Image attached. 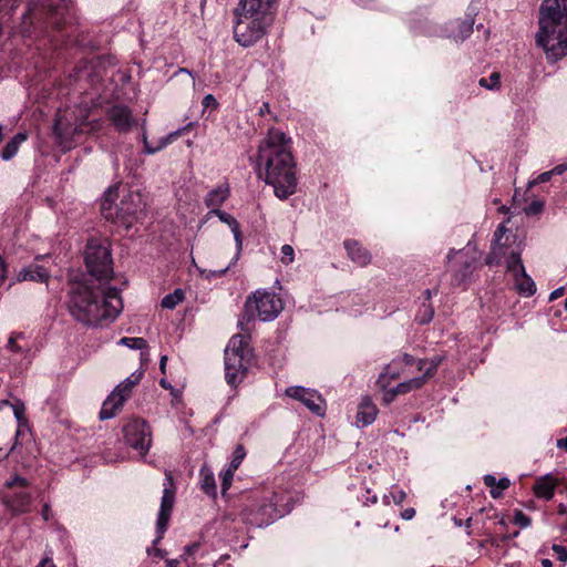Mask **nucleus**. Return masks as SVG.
<instances>
[{
	"label": "nucleus",
	"mask_w": 567,
	"mask_h": 567,
	"mask_svg": "<svg viewBox=\"0 0 567 567\" xmlns=\"http://www.w3.org/2000/svg\"><path fill=\"white\" fill-rule=\"evenodd\" d=\"M49 278V271L40 265H30L23 268L18 275L19 280H31L37 282L48 281Z\"/></svg>",
	"instance_id": "obj_26"
},
{
	"label": "nucleus",
	"mask_w": 567,
	"mask_h": 567,
	"mask_svg": "<svg viewBox=\"0 0 567 567\" xmlns=\"http://www.w3.org/2000/svg\"><path fill=\"white\" fill-rule=\"evenodd\" d=\"M37 567H55L52 559L49 557L43 558Z\"/></svg>",
	"instance_id": "obj_61"
},
{
	"label": "nucleus",
	"mask_w": 567,
	"mask_h": 567,
	"mask_svg": "<svg viewBox=\"0 0 567 567\" xmlns=\"http://www.w3.org/2000/svg\"><path fill=\"white\" fill-rule=\"evenodd\" d=\"M247 312L256 311L260 321H271L282 310L281 299L274 292L257 290L245 303Z\"/></svg>",
	"instance_id": "obj_11"
},
{
	"label": "nucleus",
	"mask_w": 567,
	"mask_h": 567,
	"mask_svg": "<svg viewBox=\"0 0 567 567\" xmlns=\"http://www.w3.org/2000/svg\"><path fill=\"white\" fill-rule=\"evenodd\" d=\"M235 472H236V470H233L231 466H229V465L226 470L220 472L219 476L221 478V484H220L221 494H226V492L230 487Z\"/></svg>",
	"instance_id": "obj_38"
},
{
	"label": "nucleus",
	"mask_w": 567,
	"mask_h": 567,
	"mask_svg": "<svg viewBox=\"0 0 567 567\" xmlns=\"http://www.w3.org/2000/svg\"><path fill=\"white\" fill-rule=\"evenodd\" d=\"M378 501L377 495L370 496V491H367V497L363 499L364 505L375 504Z\"/></svg>",
	"instance_id": "obj_60"
},
{
	"label": "nucleus",
	"mask_w": 567,
	"mask_h": 567,
	"mask_svg": "<svg viewBox=\"0 0 567 567\" xmlns=\"http://www.w3.org/2000/svg\"><path fill=\"white\" fill-rule=\"evenodd\" d=\"M125 442L142 456H144L152 443L150 425L142 419H132L123 427Z\"/></svg>",
	"instance_id": "obj_13"
},
{
	"label": "nucleus",
	"mask_w": 567,
	"mask_h": 567,
	"mask_svg": "<svg viewBox=\"0 0 567 567\" xmlns=\"http://www.w3.org/2000/svg\"><path fill=\"white\" fill-rule=\"evenodd\" d=\"M563 293H564V288L559 287V288H557V289H555L554 291L550 292L549 300H555V299L561 297Z\"/></svg>",
	"instance_id": "obj_59"
},
{
	"label": "nucleus",
	"mask_w": 567,
	"mask_h": 567,
	"mask_svg": "<svg viewBox=\"0 0 567 567\" xmlns=\"http://www.w3.org/2000/svg\"><path fill=\"white\" fill-rule=\"evenodd\" d=\"M453 255L457 256L456 262L453 265L454 282L456 285H461L465 282L471 276L474 268L475 258L467 256V254H465L463 249L457 251L451 249L450 254L447 255V262L452 261Z\"/></svg>",
	"instance_id": "obj_17"
},
{
	"label": "nucleus",
	"mask_w": 567,
	"mask_h": 567,
	"mask_svg": "<svg viewBox=\"0 0 567 567\" xmlns=\"http://www.w3.org/2000/svg\"><path fill=\"white\" fill-rule=\"evenodd\" d=\"M118 346H125L133 350H141V360L148 361L150 353L146 351L147 342L140 337H123L117 341Z\"/></svg>",
	"instance_id": "obj_31"
},
{
	"label": "nucleus",
	"mask_w": 567,
	"mask_h": 567,
	"mask_svg": "<svg viewBox=\"0 0 567 567\" xmlns=\"http://www.w3.org/2000/svg\"><path fill=\"white\" fill-rule=\"evenodd\" d=\"M29 486V482L25 477L14 475L10 480L6 482V487L12 488V487H22L25 488Z\"/></svg>",
	"instance_id": "obj_44"
},
{
	"label": "nucleus",
	"mask_w": 567,
	"mask_h": 567,
	"mask_svg": "<svg viewBox=\"0 0 567 567\" xmlns=\"http://www.w3.org/2000/svg\"><path fill=\"white\" fill-rule=\"evenodd\" d=\"M433 317H434V309H433L432 305L430 302H424L420 307V309L415 316V320L420 324H426L432 321Z\"/></svg>",
	"instance_id": "obj_36"
},
{
	"label": "nucleus",
	"mask_w": 567,
	"mask_h": 567,
	"mask_svg": "<svg viewBox=\"0 0 567 567\" xmlns=\"http://www.w3.org/2000/svg\"><path fill=\"white\" fill-rule=\"evenodd\" d=\"M177 306V289L166 295L162 299V307L166 309H174Z\"/></svg>",
	"instance_id": "obj_45"
},
{
	"label": "nucleus",
	"mask_w": 567,
	"mask_h": 567,
	"mask_svg": "<svg viewBox=\"0 0 567 567\" xmlns=\"http://www.w3.org/2000/svg\"><path fill=\"white\" fill-rule=\"evenodd\" d=\"M553 176L554 175H553L551 171L544 172V173L539 174L536 178L528 182V188H530L537 184L546 183V182L550 181V178Z\"/></svg>",
	"instance_id": "obj_50"
},
{
	"label": "nucleus",
	"mask_w": 567,
	"mask_h": 567,
	"mask_svg": "<svg viewBox=\"0 0 567 567\" xmlns=\"http://www.w3.org/2000/svg\"><path fill=\"white\" fill-rule=\"evenodd\" d=\"M11 408H12V411H13V414H14L16 419L19 422L24 420L25 406H24L23 402L17 401L16 403L11 404Z\"/></svg>",
	"instance_id": "obj_48"
},
{
	"label": "nucleus",
	"mask_w": 567,
	"mask_h": 567,
	"mask_svg": "<svg viewBox=\"0 0 567 567\" xmlns=\"http://www.w3.org/2000/svg\"><path fill=\"white\" fill-rule=\"evenodd\" d=\"M535 43L549 63L567 55V0H543Z\"/></svg>",
	"instance_id": "obj_3"
},
{
	"label": "nucleus",
	"mask_w": 567,
	"mask_h": 567,
	"mask_svg": "<svg viewBox=\"0 0 567 567\" xmlns=\"http://www.w3.org/2000/svg\"><path fill=\"white\" fill-rule=\"evenodd\" d=\"M474 18L472 14H466L464 20H456L453 22L455 29L452 30L451 37L456 41H464L473 32Z\"/></svg>",
	"instance_id": "obj_27"
},
{
	"label": "nucleus",
	"mask_w": 567,
	"mask_h": 567,
	"mask_svg": "<svg viewBox=\"0 0 567 567\" xmlns=\"http://www.w3.org/2000/svg\"><path fill=\"white\" fill-rule=\"evenodd\" d=\"M285 394L301 402L317 416H323L326 414V401L317 390L301 385H292L285 390Z\"/></svg>",
	"instance_id": "obj_14"
},
{
	"label": "nucleus",
	"mask_w": 567,
	"mask_h": 567,
	"mask_svg": "<svg viewBox=\"0 0 567 567\" xmlns=\"http://www.w3.org/2000/svg\"><path fill=\"white\" fill-rule=\"evenodd\" d=\"M166 362H167V355H162L159 360V370L163 374L166 373Z\"/></svg>",
	"instance_id": "obj_63"
},
{
	"label": "nucleus",
	"mask_w": 567,
	"mask_h": 567,
	"mask_svg": "<svg viewBox=\"0 0 567 567\" xmlns=\"http://www.w3.org/2000/svg\"><path fill=\"white\" fill-rule=\"evenodd\" d=\"M441 363V359L433 358L431 360L420 359L417 360V372L422 374L420 378H424V384L426 381L434 375L437 370L439 364Z\"/></svg>",
	"instance_id": "obj_33"
},
{
	"label": "nucleus",
	"mask_w": 567,
	"mask_h": 567,
	"mask_svg": "<svg viewBox=\"0 0 567 567\" xmlns=\"http://www.w3.org/2000/svg\"><path fill=\"white\" fill-rule=\"evenodd\" d=\"M292 509V497L286 491L265 487L251 492L241 509V519L254 527H266Z\"/></svg>",
	"instance_id": "obj_4"
},
{
	"label": "nucleus",
	"mask_w": 567,
	"mask_h": 567,
	"mask_svg": "<svg viewBox=\"0 0 567 567\" xmlns=\"http://www.w3.org/2000/svg\"><path fill=\"white\" fill-rule=\"evenodd\" d=\"M392 498V501L396 504V505H400L403 503V501L405 499L406 497V494L403 489H398V491H394V492H391L390 495H384V502L389 503V498Z\"/></svg>",
	"instance_id": "obj_47"
},
{
	"label": "nucleus",
	"mask_w": 567,
	"mask_h": 567,
	"mask_svg": "<svg viewBox=\"0 0 567 567\" xmlns=\"http://www.w3.org/2000/svg\"><path fill=\"white\" fill-rule=\"evenodd\" d=\"M176 132L169 133L166 137L161 138V141L157 144H153L148 141L147 135H144V147L145 153L147 154H154L157 151L162 150L165 145H167L169 142H172V138L176 135Z\"/></svg>",
	"instance_id": "obj_34"
},
{
	"label": "nucleus",
	"mask_w": 567,
	"mask_h": 567,
	"mask_svg": "<svg viewBox=\"0 0 567 567\" xmlns=\"http://www.w3.org/2000/svg\"><path fill=\"white\" fill-rule=\"evenodd\" d=\"M246 454L247 453H246V449L244 447V445L238 444L233 452L229 466H231L233 470H237L240 466L244 458L246 457Z\"/></svg>",
	"instance_id": "obj_39"
},
{
	"label": "nucleus",
	"mask_w": 567,
	"mask_h": 567,
	"mask_svg": "<svg viewBox=\"0 0 567 567\" xmlns=\"http://www.w3.org/2000/svg\"><path fill=\"white\" fill-rule=\"evenodd\" d=\"M424 385V378L415 377L410 380L398 383L395 386L385 388L381 390L383 392L382 400L384 404L392 403L398 395L406 394L413 390L421 389Z\"/></svg>",
	"instance_id": "obj_19"
},
{
	"label": "nucleus",
	"mask_w": 567,
	"mask_h": 567,
	"mask_svg": "<svg viewBox=\"0 0 567 567\" xmlns=\"http://www.w3.org/2000/svg\"><path fill=\"white\" fill-rule=\"evenodd\" d=\"M251 360L252 350L249 346V336L231 337L225 349V378L230 386L236 388L243 382Z\"/></svg>",
	"instance_id": "obj_6"
},
{
	"label": "nucleus",
	"mask_w": 567,
	"mask_h": 567,
	"mask_svg": "<svg viewBox=\"0 0 567 567\" xmlns=\"http://www.w3.org/2000/svg\"><path fill=\"white\" fill-rule=\"evenodd\" d=\"M560 484L558 477L547 473L536 478L533 492L537 498L550 501L554 497L556 487Z\"/></svg>",
	"instance_id": "obj_21"
},
{
	"label": "nucleus",
	"mask_w": 567,
	"mask_h": 567,
	"mask_svg": "<svg viewBox=\"0 0 567 567\" xmlns=\"http://www.w3.org/2000/svg\"><path fill=\"white\" fill-rule=\"evenodd\" d=\"M514 523L520 526L522 528H527L528 526H530L532 519L523 512L517 511L514 515Z\"/></svg>",
	"instance_id": "obj_46"
},
{
	"label": "nucleus",
	"mask_w": 567,
	"mask_h": 567,
	"mask_svg": "<svg viewBox=\"0 0 567 567\" xmlns=\"http://www.w3.org/2000/svg\"><path fill=\"white\" fill-rule=\"evenodd\" d=\"M115 196L116 189L111 187L104 193L101 204L102 215L104 218L111 219L128 229L135 221L144 217V198L138 192H128L122 197L120 205L114 210L112 204Z\"/></svg>",
	"instance_id": "obj_5"
},
{
	"label": "nucleus",
	"mask_w": 567,
	"mask_h": 567,
	"mask_svg": "<svg viewBox=\"0 0 567 567\" xmlns=\"http://www.w3.org/2000/svg\"><path fill=\"white\" fill-rule=\"evenodd\" d=\"M550 171H551L553 175H561L565 172H567V164H559Z\"/></svg>",
	"instance_id": "obj_57"
},
{
	"label": "nucleus",
	"mask_w": 567,
	"mask_h": 567,
	"mask_svg": "<svg viewBox=\"0 0 567 567\" xmlns=\"http://www.w3.org/2000/svg\"><path fill=\"white\" fill-rule=\"evenodd\" d=\"M553 551L556 555L557 560L565 563L567 561V549L561 545L554 544L551 547Z\"/></svg>",
	"instance_id": "obj_51"
},
{
	"label": "nucleus",
	"mask_w": 567,
	"mask_h": 567,
	"mask_svg": "<svg viewBox=\"0 0 567 567\" xmlns=\"http://www.w3.org/2000/svg\"><path fill=\"white\" fill-rule=\"evenodd\" d=\"M85 265L97 280H110L113 275V261L107 240L89 239L85 247Z\"/></svg>",
	"instance_id": "obj_8"
},
{
	"label": "nucleus",
	"mask_w": 567,
	"mask_h": 567,
	"mask_svg": "<svg viewBox=\"0 0 567 567\" xmlns=\"http://www.w3.org/2000/svg\"><path fill=\"white\" fill-rule=\"evenodd\" d=\"M398 359L400 360L401 368H403V365H404V369L412 367L414 364L417 365V360H415L414 357H412L411 354L404 353L403 355L399 357Z\"/></svg>",
	"instance_id": "obj_52"
},
{
	"label": "nucleus",
	"mask_w": 567,
	"mask_h": 567,
	"mask_svg": "<svg viewBox=\"0 0 567 567\" xmlns=\"http://www.w3.org/2000/svg\"><path fill=\"white\" fill-rule=\"evenodd\" d=\"M202 489L209 496L216 497L217 495V486L215 483V477L212 473H202L200 480Z\"/></svg>",
	"instance_id": "obj_35"
},
{
	"label": "nucleus",
	"mask_w": 567,
	"mask_h": 567,
	"mask_svg": "<svg viewBox=\"0 0 567 567\" xmlns=\"http://www.w3.org/2000/svg\"><path fill=\"white\" fill-rule=\"evenodd\" d=\"M499 73L493 72L488 78H482L478 81V84L487 90H494L499 86Z\"/></svg>",
	"instance_id": "obj_40"
},
{
	"label": "nucleus",
	"mask_w": 567,
	"mask_h": 567,
	"mask_svg": "<svg viewBox=\"0 0 567 567\" xmlns=\"http://www.w3.org/2000/svg\"><path fill=\"white\" fill-rule=\"evenodd\" d=\"M234 40L243 48H251L265 39L274 21L234 10Z\"/></svg>",
	"instance_id": "obj_7"
},
{
	"label": "nucleus",
	"mask_w": 567,
	"mask_h": 567,
	"mask_svg": "<svg viewBox=\"0 0 567 567\" xmlns=\"http://www.w3.org/2000/svg\"><path fill=\"white\" fill-rule=\"evenodd\" d=\"M159 384L162 388L166 389V390H169L171 391V394L173 396H176V393H175V389L174 386L165 379V378H162L159 380Z\"/></svg>",
	"instance_id": "obj_55"
},
{
	"label": "nucleus",
	"mask_w": 567,
	"mask_h": 567,
	"mask_svg": "<svg viewBox=\"0 0 567 567\" xmlns=\"http://www.w3.org/2000/svg\"><path fill=\"white\" fill-rule=\"evenodd\" d=\"M544 206L543 200L535 199L524 208V212L527 216H535L543 212Z\"/></svg>",
	"instance_id": "obj_41"
},
{
	"label": "nucleus",
	"mask_w": 567,
	"mask_h": 567,
	"mask_svg": "<svg viewBox=\"0 0 567 567\" xmlns=\"http://www.w3.org/2000/svg\"><path fill=\"white\" fill-rule=\"evenodd\" d=\"M6 504L16 513H25L31 504V494L28 492L17 493L8 497Z\"/></svg>",
	"instance_id": "obj_29"
},
{
	"label": "nucleus",
	"mask_w": 567,
	"mask_h": 567,
	"mask_svg": "<svg viewBox=\"0 0 567 567\" xmlns=\"http://www.w3.org/2000/svg\"><path fill=\"white\" fill-rule=\"evenodd\" d=\"M281 257L280 260L284 265H290L295 260V250L292 246L286 244L281 247Z\"/></svg>",
	"instance_id": "obj_42"
},
{
	"label": "nucleus",
	"mask_w": 567,
	"mask_h": 567,
	"mask_svg": "<svg viewBox=\"0 0 567 567\" xmlns=\"http://www.w3.org/2000/svg\"><path fill=\"white\" fill-rule=\"evenodd\" d=\"M22 334L21 333H12L8 340V344H7V348L11 351V352H16V353H19V352H22V349L20 346H18L17 343V340L19 338H21Z\"/></svg>",
	"instance_id": "obj_49"
},
{
	"label": "nucleus",
	"mask_w": 567,
	"mask_h": 567,
	"mask_svg": "<svg viewBox=\"0 0 567 567\" xmlns=\"http://www.w3.org/2000/svg\"><path fill=\"white\" fill-rule=\"evenodd\" d=\"M278 0H239L236 11L275 21Z\"/></svg>",
	"instance_id": "obj_15"
},
{
	"label": "nucleus",
	"mask_w": 567,
	"mask_h": 567,
	"mask_svg": "<svg viewBox=\"0 0 567 567\" xmlns=\"http://www.w3.org/2000/svg\"><path fill=\"white\" fill-rule=\"evenodd\" d=\"M378 412L379 410L371 401V399L368 396L363 398L358 406L357 425L363 427L372 424L378 415Z\"/></svg>",
	"instance_id": "obj_24"
},
{
	"label": "nucleus",
	"mask_w": 567,
	"mask_h": 567,
	"mask_svg": "<svg viewBox=\"0 0 567 567\" xmlns=\"http://www.w3.org/2000/svg\"><path fill=\"white\" fill-rule=\"evenodd\" d=\"M415 516V509L410 507L402 512L401 517L405 520H410Z\"/></svg>",
	"instance_id": "obj_56"
},
{
	"label": "nucleus",
	"mask_w": 567,
	"mask_h": 567,
	"mask_svg": "<svg viewBox=\"0 0 567 567\" xmlns=\"http://www.w3.org/2000/svg\"><path fill=\"white\" fill-rule=\"evenodd\" d=\"M557 446L567 452V436L557 441Z\"/></svg>",
	"instance_id": "obj_64"
},
{
	"label": "nucleus",
	"mask_w": 567,
	"mask_h": 567,
	"mask_svg": "<svg viewBox=\"0 0 567 567\" xmlns=\"http://www.w3.org/2000/svg\"><path fill=\"white\" fill-rule=\"evenodd\" d=\"M520 255V249H512L504 262L507 271L513 276L517 292L523 297H530L536 292V285L527 275Z\"/></svg>",
	"instance_id": "obj_12"
},
{
	"label": "nucleus",
	"mask_w": 567,
	"mask_h": 567,
	"mask_svg": "<svg viewBox=\"0 0 567 567\" xmlns=\"http://www.w3.org/2000/svg\"><path fill=\"white\" fill-rule=\"evenodd\" d=\"M269 112H270L269 103L264 102L262 105L260 106L259 111H258L259 115L264 116L265 114H267Z\"/></svg>",
	"instance_id": "obj_62"
},
{
	"label": "nucleus",
	"mask_w": 567,
	"mask_h": 567,
	"mask_svg": "<svg viewBox=\"0 0 567 567\" xmlns=\"http://www.w3.org/2000/svg\"><path fill=\"white\" fill-rule=\"evenodd\" d=\"M68 308L71 316L87 327L107 326L123 310L116 288L94 290L86 285H74L69 292Z\"/></svg>",
	"instance_id": "obj_2"
},
{
	"label": "nucleus",
	"mask_w": 567,
	"mask_h": 567,
	"mask_svg": "<svg viewBox=\"0 0 567 567\" xmlns=\"http://www.w3.org/2000/svg\"><path fill=\"white\" fill-rule=\"evenodd\" d=\"M202 104H203L204 109H208V107L217 109V106H218L217 100L212 94L205 95L203 101H202Z\"/></svg>",
	"instance_id": "obj_53"
},
{
	"label": "nucleus",
	"mask_w": 567,
	"mask_h": 567,
	"mask_svg": "<svg viewBox=\"0 0 567 567\" xmlns=\"http://www.w3.org/2000/svg\"><path fill=\"white\" fill-rule=\"evenodd\" d=\"M166 481L168 482V484H164L163 497L156 520L157 536L153 542V546L151 548H147L148 555L154 554L161 558H163L165 554L162 549L156 548V545L163 537L164 533L166 532L167 523L169 520L175 499V493L173 489V474L171 471H166Z\"/></svg>",
	"instance_id": "obj_9"
},
{
	"label": "nucleus",
	"mask_w": 567,
	"mask_h": 567,
	"mask_svg": "<svg viewBox=\"0 0 567 567\" xmlns=\"http://www.w3.org/2000/svg\"><path fill=\"white\" fill-rule=\"evenodd\" d=\"M52 516V513H51V508L49 506V504H44L43 508H42V517L44 520H49Z\"/></svg>",
	"instance_id": "obj_58"
},
{
	"label": "nucleus",
	"mask_w": 567,
	"mask_h": 567,
	"mask_svg": "<svg viewBox=\"0 0 567 567\" xmlns=\"http://www.w3.org/2000/svg\"><path fill=\"white\" fill-rule=\"evenodd\" d=\"M507 231V228L502 224L497 227V229L494 233V240L492 244V248L489 254L486 257V264L488 266H495L499 265L502 259L504 258V261L508 257L512 247H505L504 244L501 243L503 236ZM514 249H520L519 247H515Z\"/></svg>",
	"instance_id": "obj_18"
},
{
	"label": "nucleus",
	"mask_w": 567,
	"mask_h": 567,
	"mask_svg": "<svg viewBox=\"0 0 567 567\" xmlns=\"http://www.w3.org/2000/svg\"><path fill=\"white\" fill-rule=\"evenodd\" d=\"M7 275H8V267H7L4 259L0 255V288L3 286L4 281L7 279Z\"/></svg>",
	"instance_id": "obj_54"
},
{
	"label": "nucleus",
	"mask_w": 567,
	"mask_h": 567,
	"mask_svg": "<svg viewBox=\"0 0 567 567\" xmlns=\"http://www.w3.org/2000/svg\"><path fill=\"white\" fill-rule=\"evenodd\" d=\"M143 374V370H136L115 388V390L103 402L100 411L101 420H109L115 415L116 411L122 408L126 399L130 396L132 389L140 383Z\"/></svg>",
	"instance_id": "obj_10"
},
{
	"label": "nucleus",
	"mask_w": 567,
	"mask_h": 567,
	"mask_svg": "<svg viewBox=\"0 0 567 567\" xmlns=\"http://www.w3.org/2000/svg\"><path fill=\"white\" fill-rule=\"evenodd\" d=\"M408 372L409 371H406L404 368H401L399 359H393L389 364L384 367L383 371L380 373L377 380V385L380 390H385V388H388L393 380Z\"/></svg>",
	"instance_id": "obj_22"
},
{
	"label": "nucleus",
	"mask_w": 567,
	"mask_h": 567,
	"mask_svg": "<svg viewBox=\"0 0 567 567\" xmlns=\"http://www.w3.org/2000/svg\"><path fill=\"white\" fill-rule=\"evenodd\" d=\"M343 246L349 258L359 266H367L371 261L370 252L357 240L347 239L344 240Z\"/></svg>",
	"instance_id": "obj_23"
},
{
	"label": "nucleus",
	"mask_w": 567,
	"mask_h": 567,
	"mask_svg": "<svg viewBox=\"0 0 567 567\" xmlns=\"http://www.w3.org/2000/svg\"><path fill=\"white\" fill-rule=\"evenodd\" d=\"M53 133L58 140V143L61 146H64L66 148L71 147V145L69 144V141L66 140V131L63 128V122L60 117L56 118L54 122Z\"/></svg>",
	"instance_id": "obj_37"
},
{
	"label": "nucleus",
	"mask_w": 567,
	"mask_h": 567,
	"mask_svg": "<svg viewBox=\"0 0 567 567\" xmlns=\"http://www.w3.org/2000/svg\"><path fill=\"white\" fill-rule=\"evenodd\" d=\"M209 214L217 216L220 221H223V223H225V224H227L229 226V228H230V230H231V233L234 235V239L236 241L237 254L233 258L231 262H229V265L226 268L213 271L214 276L220 277L221 275H224L230 268V266L233 264H235L237 261L239 252H240L241 247H243V236H241L239 223L230 214H228V213H226L224 210H220V209H210Z\"/></svg>",
	"instance_id": "obj_16"
},
{
	"label": "nucleus",
	"mask_w": 567,
	"mask_h": 567,
	"mask_svg": "<svg viewBox=\"0 0 567 567\" xmlns=\"http://www.w3.org/2000/svg\"><path fill=\"white\" fill-rule=\"evenodd\" d=\"M27 140V132L17 133L3 147L1 158L3 161H10L11 158H13L17 155L21 144L24 143Z\"/></svg>",
	"instance_id": "obj_30"
},
{
	"label": "nucleus",
	"mask_w": 567,
	"mask_h": 567,
	"mask_svg": "<svg viewBox=\"0 0 567 567\" xmlns=\"http://www.w3.org/2000/svg\"><path fill=\"white\" fill-rule=\"evenodd\" d=\"M229 186L228 184H221L208 192L205 197V204L207 207L212 209H219V207L226 202L229 197Z\"/></svg>",
	"instance_id": "obj_25"
},
{
	"label": "nucleus",
	"mask_w": 567,
	"mask_h": 567,
	"mask_svg": "<svg viewBox=\"0 0 567 567\" xmlns=\"http://www.w3.org/2000/svg\"><path fill=\"white\" fill-rule=\"evenodd\" d=\"M484 484L489 487V494L493 498H499L503 494V491L507 489L511 485V482L507 477H502L496 480V477L492 474H486L483 477Z\"/></svg>",
	"instance_id": "obj_28"
},
{
	"label": "nucleus",
	"mask_w": 567,
	"mask_h": 567,
	"mask_svg": "<svg viewBox=\"0 0 567 567\" xmlns=\"http://www.w3.org/2000/svg\"><path fill=\"white\" fill-rule=\"evenodd\" d=\"M255 164L258 177L274 187L277 198L285 200L296 193V162L291 138L286 133L269 128L258 145Z\"/></svg>",
	"instance_id": "obj_1"
},
{
	"label": "nucleus",
	"mask_w": 567,
	"mask_h": 567,
	"mask_svg": "<svg viewBox=\"0 0 567 567\" xmlns=\"http://www.w3.org/2000/svg\"><path fill=\"white\" fill-rule=\"evenodd\" d=\"M106 115L118 132L128 131L134 123L131 110L122 104L113 105L110 107L106 112Z\"/></svg>",
	"instance_id": "obj_20"
},
{
	"label": "nucleus",
	"mask_w": 567,
	"mask_h": 567,
	"mask_svg": "<svg viewBox=\"0 0 567 567\" xmlns=\"http://www.w3.org/2000/svg\"><path fill=\"white\" fill-rule=\"evenodd\" d=\"M200 548V543L195 542L185 546L184 553L179 556V567H198L197 554Z\"/></svg>",
	"instance_id": "obj_32"
},
{
	"label": "nucleus",
	"mask_w": 567,
	"mask_h": 567,
	"mask_svg": "<svg viewBox=\"0 0 567 567\" xmlns=\"http://www.w3.org/2000/svg\"><path fill=\"white\" fill-rule=\"evenodd\" d=\"M72 0H61L60 4H55L53 0H47V6L50 8L52 13L62 14V10H68L71 6Z\"/></svg>",
	"instance_id": "obj_43"
}]
</instances>
